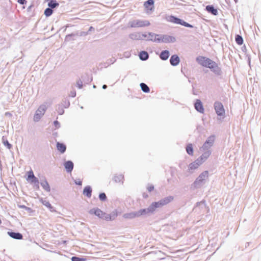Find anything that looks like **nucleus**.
Listing matches in <instances>:
<instances>
[{"instance_id":"nucleus-9","label":"nucleus","mask_w":261,"mask_h":261,"mask_svg":"<svg viewBox=\"0 0 261 261\" xmlns=\"http://www.w3.org/2000/svg\"><path fill=\"white\" fill-rule=\"evenodd\" d=\"M215 138V137L214 135H211L209 136L200 148V150L211 149V147L214 145Z\"/></svg>"},{"instance_id":"nucleus-7","label":"nucleus","mask_w":261,"mask_h":261,"mask_svg":"<svg viewBox=\"0 0 261 261\" xmlns=\"http://www.w3.org/2000/svg\"><path fill=\"white\" fill-rule=\"evenodd\" d=\"M211 62V63L208 64L207 68H209L211 71L214 72L216 75H221L222 73L221 68L219 67L218 64L216 62L213 61L212 60Z\"/></svg>"},{"instance_id":"nucleus-36","label":"nucleus","mask_w":261,"mask_h":261,"mask_svg":"<svg viewBox=\"0 0 261 261\" xmlns=\"http://www.w3.org/2000/svg\"><path fill=\"white\" fill-rule=\"evenodd\" d=\"M3 143L4 145L9 149H10L12 147V145L9 142V141L3 137L2 138Z\"/></svg>"},{"instance_id":"nucleus-31","label":"nucleus","mask_w":261,"mask_h":261,"mask_svg":"<svg viewBox=\"0 0 261 261\" xmlns=\"http://www.w3.org/2000/svg\"><path fill=\"white\" fill-rule=\"evenodd\" d=\"M186 151L187 153L190 155H193V147L191 143L188 144L186 146Z\"/></svg>"},{"instance_id":"nucleus-30","label":"nucleus","mask_w":261,"mask_h":261,"mask_svg":"<svg viewBox=\"0 0 261 261\" xmlns=\"http://www.w3.org/2000/svg\"><path fill=\"white\" fill-rule=\"evenodd\" d=\"M140 86L141 89V90L143 92H144L145 93H148L150 92L149 87L145 83H140Z\"/></svg>"},{"instance_id":"nucleus-15","label":"nucleus","mask_w":261,"mask_h":261,"mask_svg":"<svg viewBox=\"0 0 261 261\" xmlns=\"http://www.w3.org/2000/svg\"><path fill=\"white\" fill-rule=\"evenodd\" d=\"M63 165L67 173H71L74 167V164L72 161L70 160L65 161Z\"/></svg>"},{"instance_id":"nucleus-39","label":"nucleus","mask_w":261,"mask_h":261,"mask_svg":"<svg viewBox=\"0 0 261 261\" xmlns=\"http://www.w3.org/2000/svg\"><path fill=\"white\" fill-rule=\"evenodd\" d=\"M123 217L127 219H134L133 212L124 214L123 215Z\"/></svg>"},{"instance_id":"nucleus-6","label":"nucleus","mask_w":261,"mask_h":261,"mask_svg":"<svg viewBox=\"0 0 261 261\" xmlns=\"http://www.w3.org/2000/svg\"><path fill=\"white\" fill-rule=\"evenodd\" d=\"M46 110V107L45 105H42L40 106L38 109L36 110L34 116V121L35 122H38L41 118L42 116L44 114Z\"/></svg>"},{"instance_id":"nucleus-56","label":"nucleus","mask_w":261,"mask_h":261,"mask_svg":"<svg viewBox=\"0 0 261 261\" xmlns=\"http://www.w3.org/2000/svg\"><path fill=\"white\" fill-rule=\"evenodd\" d=\"M34 7V4H32L30 6H29L28 8H27V11L28 12H31V10H32V8Z\"/></svg>"},{"instance_id":"nucleus-38","label":"nucleus","mask_w":261,"mask_h":261,"mask_svg":"<svg viewBox=\"0 0 261 261\" xmlns=\"http://www.w3.org/2000/svg\"><path fill=\"white\" fill-rule=\"evenodd\" d=\"M77 35H78L77 34H74V33H71V34L67 35L65 37V40L67 41L74 40V39L72 38V37H75Z\"/></svg>"},{"instance_id":"nucleus-60","label":"nucleus","mask_w":261,"mask_h":261,"mask_svg":"<svg viewBox=\"0 0 261 261\" xmlns=\"http://www.w3.org/2000/svg\"><path fill=\"white\" fill-rule=\"evenodd\" d=\"M48 209L50 210V212H54L55 208L51 205V208H48Z\"/></svg>"},{"instance_id":"nucleus-42","label":"nucleus","mask_w":261,"mask_h":261,"mask_svg":"<svg viewBox=\"0 0 261 261\" xmlns=\"http://www.w3.org/2000/svg\"><path fill=\"white\" fill-rule=\"evenodd\" d=\"M40 201L42 203L43 205L47 207V208H51V205L50 203V202L48 201H47L46 200H43L42 198H41Z\"/></svg>"},{"instance_id":"nucleus-57","label":"nucleus","mask_w":261,"mask_h":261,"mask_svg":"<svg viewBox=\"0 0 261 261\" xmlns=\"http://www.w3.org/2000/svg\"><path fill=\"white\" fill-rule=\"evenodd\" d=\"M34 188L36 189V190H39V188H40V187H39V182L38 183H37V184H34Z\"/></svg>"},{"instance_id":"nucleus-37","label":"nucleus","mask_w":261,"mask_h":261,"mask_svg":"<svg viewBox=\"0 0 261 261\" xmlns=\"http://www.w3.org/2000/svg\"><path fill=\"white\" fill-rule=\"evenodd\" d=\"M56 110L60 115H62L64 113V107L61 105H58L57 106Z\"/></svg>"},{"instance_id":"nucleus-26","label":"nucleus","mask_w":261,"mask_h":261,"mask_svg":"<svg viewBox=\"0 0 261 261\" xmlns=\"http://www.w3.org/2000/svg\"><path fill=\"white\" fill-rule=\"evenodd\" d=\"M205 10L208 13L215 16L217 15L218 14L217 9L215 8V7L212 5L206 6L205 7Z\"/></svg>"},{"instance_id":"nucleus-28","label":"nucleus","mask_w":261,"mask_h":261,"mask_svg":"<svg viewBox=\"0 0 261 261\" xmlns=\"http://www.w3.org/2000/svg\"><path fill=\"white\" fill-rule=\"evenodd\" d=\"M129 37L132 40H141L143 39L142 37H141V33L139 32H135L130 34Z\"/></svg>"},{"instance_id":"nucleus-16","label":"nucleus","mask_w":261,"mask_h":261,"mask_svg":"<svg viewBox=\"0 0 261 261\" xmlns=\"http://www.w3.org/2000/svg\"><path fill=\"white\" fill-rule=\"evenodd\" d=\"M203 152L200 155L198 159L201 162H202V163H203L205 161L207 160V159L210 156V155L212 153V151L211 149H207V150H201Z\"/></svg>"},{"instance_id":"nucleus-2","label":"nucleus","mask_w":261,"mask_h":261,"mask_svg":"<svg viewBox=\"0 0 261 261\" xmlns=\"http://www.w3.org/2000/svg\"><path fill=\"white\" fill-rule=\"evenodd\" d=\"M47 2L48 7L44 10V15L46 17L50 16L54 13V9L59 6V3L56 0H45Z\"/></svg>"},{"instance_id":"nucleus-61","label":"nucleus","mask_w":261,"mask_h":261,"mask_svg":"<svg viewBox=\"0 0 261 261\" xmlns=\"http://www.w3.org/2000/svg\"><path fill=\"white\" fill-rule=\"evenodd\" d=\"M5 115L6 116H12L10 112H6L5 113Z\"/></svg>"},{"instance_id":"nucleus-46","label":"nucleus","mask_w":261,"mask_h":261,"mask_svg":"<svg viewBox=\"0 0 261 261\" xmlns=\"http://www.w3.org/2000/svg\"><path fill=\"white\" fill-rule=\"evenodd\" d=\"M181 25L184 26L187 28H193L194 27L193 25L187 22L186 21H185L184 20L182 22Z\"/></svg>"},{"instance_id":"nucleus-3","label":"nucleus","mask_w":261,"mask_h":261,"mask_svg":"<svg viewBox=\"0 0 261 261\" xmlns=\"http://www.w3.org/2000/svg\"><path fill=\"white\" fill-rule=\"evenodd\" d=\"M208 175V172L207 171L202 172L192 184V187L194 189H197L201 187L204 183V181H205L206 178H207Z\"/></svg>"},{"instance_id":"nucleus-29","label":"nucleus","mask_w":261,"mask_h":261,"mask_svg":"<svg viewBox=\"0 0 261 261\" xmlns=\"http://www.w3.org/2000/svg\"><path fill=\"white\" fill-rule=\"evenodd\" d=\"M40 185L45 191L46 192H50V188L46 179H45L43 181H41L40 182Z\"/></svg>"},{"instance_id":"nucleus-40","label":"nucleus","mask_w":261,"mask_h":261,"mask_svg":"<svg viewBox=\"0 0 261 261\" xmlns=\"http://www.w3.org/2000/svg\"><path fill=\"white\" fill-rule=\"evenodd\" d=\"M98 198L101 201H105L107 199V197L105 193L101 192L99 194Z\"/></svg>"},{"instance_id":"nucleus-41","label":"nucleus","mask_w":261,"mask_h":261,"mask_svg":"<svg viewBox=\"0 0 261 261\" xmlns=\"http://www.w3.org/2000/svg\"><path fill=\"white\" fill-rule=\"evenodd\" d=\"M27 174L28 176L26 178L27 181H30L32 178H33L35 177L33 171L32 170L28 172Z\"/></svg>"},{"instance_id":"nucleus-1","label":"nucleus","mask_w":261,"mask_h":261,"mask_svg":"<svg viewBox=\"0 0 261 261\" xmlns=\"http://www.w3.org/2000/svg\"><path fill=\"white\" fill-rule=\"evenodd\" d=\"M173 199L174 197L170 195L161 199L158 201L152 202L147 208L139 210L140 217L146 216L149 214H153L157 208L168 204L173 201Z\"/></svg>"},{"instance_id":"nucleus-58","label":"nucleus","mask_w":261,"mask_h":261,"mask_svg":"<svg viewBox=\"0 0 261 261\" xmlns=\"http://www.w3.org/2000/svg\"><path fill=\"white\" fill-rule=\"evenodd\" d=\"M94 28L93 27L91 26V27H89L88 32H91V31H94Z\"/></svg>"},{"instance_id":"nucleus-18","label":"nucleus","mask_w":261,"mask_h":261,"mask_svg":"<svg viewBox=\"0 0 261 261\" xmlns=\"http://www.w3.org/2000/svg\"><path fill=\"white\" fill-rule=\"evenodd\" d=\"M194 108L195 110L200 113H203L204 111V109L202 105L201 101L199 99H196L194 103Z\"/></svg>"},{"instance_id":"nucleus-10","label":"nucleus","mask_w":261,"mask_h":261,"mask_svg":"<svg viewBox=\"0 0 261 261\" xmlns=\"http://www.w3.org/2000/svg\"><path fill=\"white\" fill-rule=\"evenodd\" d=\"M214 109L218 116H223L225 114V111L222 102L216 101L214 105Z\"/></svg>"},{"instance_id":"nucleus-59","label":"nucleus","mask_w":261,"mask_h":261,"mask_svg":"<svg viewBox=\"0 0 261 261\" xmlns=\"http://www.w3.org/2000/svg\"><path fill=\"white\" fill-rule=\"evenodd\" d=\"M88 34V32H81L80 36L87 35Z\"/></svg>"},{"instance_id":"nucleus-12","label":"nucleus","mask_w":261,"mask_h":261,"mask_svg":"<svg viewBox=\"0 0 261 261\" xmlns=\"http://www.w3.org/2000/svg\"><path fill=\"white\" fill-rule=\"evenodd\" d=\"M212 60L207 57L199 56L196 57V61L201 66L207 68L208 64L211 63Z\"/></svg>"},{"instance_id":"nucleus-27","label":"nucleus","mask_w":261,"mask_h":261,"mask_svg":"<svg viewBox=\"0 0 261 261\" xmlns=\"http://www.w3.org/2000/svg\"><path fill=\"white\" fill-rule=\"evenodd\" d=\"M139 57L140 60L145 61L148 59L149 54L146 51L142 50L139 53Z\"/></svg>"},{"instance_id":"nucleus-63","label":"nucleus","mask_w":261,"mask_h":261,"mask_svg":"<svg viewBox=\"0 0 261 261\" xmlns=\"http://www.w3.org/2000/svg\"><path fill=\"white\" fill-rule=\"evenodd\" d=\"M143 197L145 198H147L148 197V195L147 194H145V193H144L143 194Z\"/></svg>"},{"instance_id":"nucleus-13","label":"nucleus","mask_w":261,"mask_h":261,"mask_svg":"<svg viewBox=\"0 0 261 261\" xmlns=\"http://www.w3.org/2000/svg\"><path fill=\"white\" fill-rule=\"evenodd\" d=\"M154 0H147L144 3V6L146 9V12L147 13H149L154 10Z\"/></svg>"},{"instance_id":"nucleus-19","label":"nucleus","mask_w":261,"mask_h":261,"mask_svg":"<svg viewBox=\"0 0 261 261\" xmlns=\"http://www.w3.org/2000/svg\"><path fill=\"white\" fill-rule=\"evenodd\" d=\"M167 20L173 23L181 25L183 19H181L175 16L170 15L167 18Z\"/></svg>"},{"instance_id":"nucleus-51","label":"nucleus","mask_w":261,"mask_h":261,"mask_svg":"<svg viewBox=\"0 0 261 261\" xmlns=\"http://www.w3.org/2000/svg\"><path fill=\"white\" fill-rule=\"evenodd\" d=\"M148 192H151L154 190V186L152 185H149L147 187Z\"/></svg>"},{"instance_id":"nucleus-20","label":"nucleus","mask_w":261,"mask_h":261,"mask_svg":"<svg viewBox=\"0 0 261 261\" xmlns=\"http://www.w3.org/2000/svg\"><path fill=\"white\" fill-rule=\"evenodd\" d=\"M169 61L172 66H176L180 63V58L177 55H173L171 56Z\"/></svg>"},{"instance_id":"nucleus-55","label":"nucleus","mask_w":261,"mask_h":261,"mask_svg":"<svg viewBox=\"0 0 261 261\" xmlns=\"http://www.w3.org/2000/svg\"><path fill=\"white\" fill-rule=\"evenodd\" d=\"M141 36L143 39V38L146 39L148 36V33L145 32L144 33H141Z\"/></svg>"},{"instance_id":"nucleus-64","label":"nucleus","mask_w":261,"mask_h":261,"mask_svg":"<svg viewBox=\"0 0 261 261\" xmlns=\"http://www.w3.org/2000/svg\"><path fill=\"white\" fill-rule=\"evenodd\" d=\"M93 88H96V86H95V85H93Z\"/></svg>"},{"instance_id":"nucleus-52","label":"nucleus","mask_w":261,"mask_h":261,"mask_svg":"<svg viewBox=\"0 0 261 261\" xmlns=\"http://www.w3.org/2000/svg\"><path fill=\"white\" fill-rule=\"evenodd\" d=\"M69 96H71L72 97H74L76 96V91L75 90L73 89L70 91Z\"/></svg>"},{"instance_id":"nucleus-22","label":"nucleus","mask_w":261,"mask_h":261,"mask_svg":"<svg viewBox=\"0 0 261 261\" xmlns=\"http://www.w3.org/2000/svg\"><path fill=\"white\" fill-rule=\"evenodd\" d=\"M118 212L116 210L113 211L111 214H107L106 221H113L118 216Z\"/></svg>"},{"instance_id":"nucleus-33","label":"nucleus","mask_w":261,"mask_h":261,"mask_svg":"<svg viewBox=\"0 0 261 261\" xmlns=\"http://www.w3.org/2000/svg\"><path fill=\"white\" fill-rule=\"evenodd\" d=\"M235 40H236V43L238 45H241L243 44L244 40H243V38L241 35H236V37H235Z\"/></svg>"},{"instance_id":"nucleus-17","label":"nucleus","mask_w":261,"mask_h":261,"mask_svg":"<svg viewBox=\"0 0 261 261\" xmlns=\"http://www.w3.org/2000/svg\"><path fill=\"white\" fill-rule=\"evenodd\" d=\"M148 37L146 39H145L146 41L158 43L160 34H156L152 32H148Z\"/></svg>"},{"instance_id":"nucleus-4","label":"nucleus","mask_w":261,"mask_h":261,"mask_svg":"<svg viewBox=\"0 0 261 261\" xmlns=\"http://www.w3.org/2000/svg\"><path fill=\"white\" fill-rule=\"evenodd\" d=\"M209 210L208 207L206 206L205 201L203 200L196 203L193 209V212L197 214H203L206 211L208 212Z\"/></svg>"},{"instance_id":"nucleus-45","label":"nucleus","mask_w":261,"mask_h":261,"mask_svg":"<svg viewBox=\"0 0 261 261\" xmlns=\"http://www.w3.org/2000/svg\"><path fill=\"white\" fill-rule=\"evenodd\" d=\"M72 261H85V259L83 257H80L76 256L71 257Z\"/></svg>"},{"instance_id":"nucleus-48","label":"nucleus","mask_w":261,"mask_h":261,"mask_svg":"<svg viewBox=\"0 0 261 261\" xmlns=\"http://www.w3.org/2000/svg\"><path fill=\"white\" fill-rule=\"evenodd\" d=\"M31 184H37L38 183L39 181V179H38V178H37L35 176V177L32 178L30 181H29Z\"/></svg>"},{"instance_id":"nucleus-47","label":"nucleus","mask_w":261,"mask_h":261,"mask_svg":"<svg viewBox=\"0 0 261 261\" xmlns=\"http://www.w3.org/2000/svg\"><path fill=\"white\" fill-rule=\"evenodd\" d=\"M76 86L79 89H82L83 87V81L80 79L76 82Z\"/></svg>"},{"instance_id":"nucleus-11","label":"nucleus","mask_w":261,"mask_h":261,"mask_svg":"<svg viewBox=\"0 0 261 261\" xmlns=\"http://www.w3.org/2000/svg\"><path fill=\"white\" fill-rule=\"evenodd\" d=\"M176 41V39L174 36L168 35H162L160 34L159 39H158V43H174Z\"/></svg>"},{"instance_id":"nucleus-43","label":"nucleus","mask_w":261,"mask_h":261,"mask_svg":"<svg viewBox=\"0 0 261 261\" xmlns=\"http://www.w3.org/2000/svg\"><path fill=\"white\" fill-rule=\"evenodd\" d=\"M62 105L64 108H68L70 106V101L67 98H64L63 100Z\"/></svg>"},{"instance_id":"nucleus-53","label":"nucleus","mask_w":261,"mask_h":261,"mask_svg":"<svg viewBox=\"0 0 261 261\" xmlns=\"http://www.w3.org/2000/svg\"><path fill=\"white\" fill-rule=\"evenodd\" d=\"M74 182L75 185L78 186H82V181L80 179L74 180Z\"/></svg>"},{"instance_id":"nucleus-25","label":"nucleus","mask_w":261,"mask_h":261,"mask_svg":"<svg viewBox=\"0 0 261 261\" xmlns=\"http://www.w3.org/2000/svg\"><path fill=\"white\" fill-rule=\"evenodd\" d=\"M92 189L90 186H86L84 187L83 194L88 198H90L92 196Z\"/></svg>"},{"instance_id":"nucleus-14","label":"nucleus","mask_w":261,"mask_h":261,"mask_svg":"<svg viewBox=\"0 0 261 261\" xmlns=\"http://www.w3.org/2000/svg\"><path fill=\"white\" fill-rule=\"evenodd\" d=\"M202 164V162L201 161L200 162L198 159H197L196 160H195V161L190 163L189 165V166H188L189 171L190 173H192L193 170L198 168V167Z\"/></svg>"},{"instance_id":"nucleus-8","label":"nucleus","mask_w":261,"mask_h":261,"mask_svg":"<svg viewBox=\"0 0 261 261\" xmlns=\"http://www.w3.org/2000/svg\"><path fill=\"white\" fill-rule=\"evenodd\" d=\"M88 213L90 215H94L99 218L106 220L107 213L98 207L90 209Z\"/></svg>"},{"instance_id":"nucleus-32","label":"nucleus","mask_w":261,"mask_h":261,"mask_svg":"<svg viewBox=\"0 0 261 261\" xmlns=\"http://www.w3.org/2000/svg\"><path fill=\"white\" fill-rule=\"evenodd\" d=\"M116 61V59L114 57H112L104 63L105 67H107L111 64H113Z\"/></svg>"},{"instance_id":"nucleus-44","label":"nucleus","mask_w":261,"mask_h":261,"mask_svg":"<svg viewBox=\"0 0 261 261\" xmlns=\"http://www.w3.org/2000/svg\"><path fill=\"white\" fill-rule=\"evenodd\" d=\"M18 206L19 207V208H23L24 209L25 211H27L29 213H32L33 212V210L29 207H28L24 205H18Z\"/></svg>"},{"instance_id":"nucleus-54","label":"nucleus","mask_w":261,"mask_h":261,"mask_svg":"<svg viewBox=\"0 0 261 261\" xmlns=\"http://www.w3.org/2000/svg\"><path fill=\"white\" fill-rule=\"evenodd\" d=\"M17 3L20 5H25L27 4V1L26 0H17Z\"/></svg>"},{"instance_id":"nucleus-50","label":"nucleus","mask_w":261,"mask_h":261,"mask_svg":"<svg viewBox=\"0 0 261 261\" xmlns=\"http://www.w3.org/2000/svg\"><path fill=\"white\" fill-rule=\"evenodd\" d=\"M54 125L57 129L59 128L61 126L60 123L58 120H55L54 121Z\"/></svg>"},{"instance_id":"nucleus-21","label":"nucleus","mask_w":261,"mask_h":261,"mask_svg":"<svg viewBox=\"0 0 261 261\" xmlns=\"http://www.w3.org/2000/svg\"><path fill=\"white\" fill-rule=\"evenodd\" d=\"M9 236L11 238L15 239L20 240L23 239L22 234L19 232H15L13 231H9L7 232Z\"/></svg>"},{"instance_id":"nucleus-5","label":"nucleus","mask_w":261,"mask_h":261,"mask_svg":"<svg viewBox=\"0 0 261 261\" xmlns=\"http://www.w3.org/2000/svg\"><path fill=\"white\" fill-rule=\"evenodd\" d=\"M149 21L139 19L134 20L129 22L128 24L130 28H142L148 27L150 25Z\"/></svg>"},{"instance_id":"nucleus-35","label":"nucleus","mask_w":261,"mask_h":261,"mask_svg":"<svg viewBox=\"0 0 261 261\" xmlns=\"http://www.w3.org/2000/svg\"><path fill=\"white\" fill-rule=\"evenodd\" d=\"M124 176L122 174L115 175L114 177V180L116 182H120L122 181Z\"/></svg>"},{"instance_id":"nucleus-49","label":"nucleus","mask_w":261,"mask_h":261,"mask_svg":"<svg viewBox=\"0 0 261 261\" xmlns=\"http://www.w3.org/2000/svg\"><path fill=\"white\" fill-rule=\"evenodd\" d=\"M134 218L140 217L139 210L133 212Z\"/></svg>"},{"instance_id":"nucleus-34","label":"nucleus","mask_w":261,"mask_h":261,"mask_svg":"<svg viewBox=\"0 0 261 261\" xmlns=\"http://www.w3.org/2000/svg\"><path fill=\"white\" fill-rule=\"evenodd\" d=\"M82 79L86 84H88L92 81V77H89L87 74L82 76Z\"/></svg>"},{"instance_id":"nucleus-24","label":"nucleus","mask_w":261,"mask_h":261,"mask_svg":"<svg viewBox=\"0 0 261 261\" xmlns=\"http://www.w3.org/2000/svg\"><path fill=\"white\" fill-rule=\"evenodd\" d=\"M170 52L168 50H163L159 55L160 58L163 61H166L170 56Z\"/></svg>"},{"instance_id":"nucleus-23","label":"nucleus","mask_w":261,"mask_h":261,"mask_svg":"<svg viewBox=\"0 0 261 261\" xmlns=\"http://www.w3.org/2000/svg\"><path fill=\"white\" fill-rule=\"evenodd\" d=\"M56 147L57 150L62 154L65 153L66 150V145L62 142H57Z\"/></svg>"},{"instance_id":"nucleus-62","label":"nucleus","mask_w":261,"mask_h":261,"mask_svg":"<svg viewBox=\"0 0 261 261\" xmlns=\"http://www.w3.org/2000/svg\"><path fill=\"white\" fill-rule=\"evenodd\" d=\"M102 88L103 89H106L107 88V86L106 85H103Z\"/></svg>"}]
</instances>
